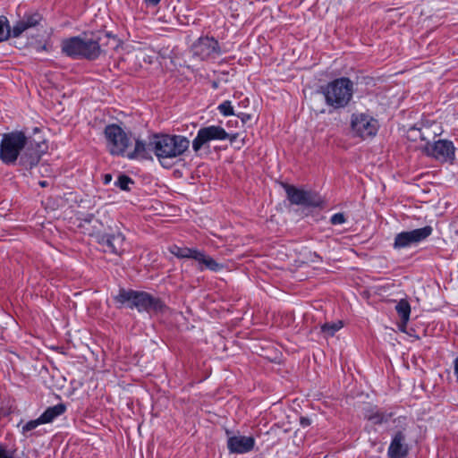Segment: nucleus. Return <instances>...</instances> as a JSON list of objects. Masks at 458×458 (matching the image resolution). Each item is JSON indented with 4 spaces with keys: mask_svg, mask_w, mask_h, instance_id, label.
I'll return each mask as SVG.
<instances>
[{
    "mask_svg": "<svg viewBox=\"0 0 458 458\" xmlns=\"http://www.w3.org/2000/svg\"><path fill=\"white\" fill-rule=\"evenodd\" d=\"M189 147L190 140L182 135L155 134L148 142V149L165 168L172 167L174 160L183 155Z\"/></svg>",
    "mask_w": 458,
    "mask_h": 458,
    "instance_id": "obj_1",
    "label": "nucleus"
},
{
    "mask_svg": "<svg viewBox=\"0 0 458 458\" xmlns=\"http://www.w3.org/2000/svg\"><path fill=\"white\" fill-rule=\"evenodd\" d=\"M114 300L121 307L135 309L140 313L159 314L164 313L167 309L159 297L144 291L120 288L114 296Z\"/></svg>",
    "mask_w": 458,
    "mask_h": 458,
    "instance_id": "obj_2",
    "label": "nucleus"
},
{
    "mask_svg": "<svg viewBox=\"0 0 458 458\" xmlns=\"http://www.w3.org/2000/svg\"><path fill=\"white\" fill-rule=\"evenodd\" d=\"M325 103L333 109L346 107L354 92L353 82L347 77H340L329 81L320 88Z\"/></svg>",
    "mask_w": 458,
    "mask_h": 458,
    "instance_id": "obj_3",
    "label": "nucleus"
},
{
    "mask_svg": "<svg viewBox=\"0 0 458 458\" xmlns=\"http://www.w3.org/2000/svg\"><path fill=\"white\" fill-rule=\"evenodd\" d=\"M28 138L21 131L4 133L0 142V160L3 164L14 165L25 148Z\"/></svg>",
    "mask_w": 458,
    "mask_h": 458,
    "instance_id": "obj_4",
    "label": "nucleus"
},
{
    "mask_svg": "<svg viewBox=\"0 0 458 458\" xmlns=\"http://www.w3.org/2000/svg\"><path fill=\"white\" fill-rule=\"evenodd\" d=\"M394 431L387 448V458H407L410 445L407 441L408 418L398 416L393 420Z\"/></svg>",
    "mask_w": 458,
    "mask_h": 458,
    "instance_id": "obj_5",
    "label": "nucleus"
},
{
    "mask_svg": "<svg viewBox=\"0 0 458 458\" xmlns=\"http://www.w3.org/2000/svg\"><path fill=\"white\" fill-rule=\"evenodd\" d=\"M169 250L178 259H194L198 262L199 271L208 269L218 273L223 271L225 267L224 264L216 262L212 257L207 255L205 251L198 249L173 245L170 247Z\"/></svg>",
    "mask_w": 458,
    "mask_h": 458,
    "instance_id": "obj_6",
    "label": "nucleus"
},
{
    "mask_svg": "<svg viewBox=\"0 0 458 458\" xmlns=\"http://www.w3.org/2000/svg\"><path fill=\"white\" fill-rule=\"evenodd\" d=\"M351 129L354 136L366 140L374 137L379 129L378 121L367 113H353Z\"/></svg>",
    "mask_w": 458,
    "mask_h": 458,
    "instance_id": "obj_7",
    "label": "nucleus"
},
{
    "mask_svg": "<svg viewBox=\"0 0 458 458\" xmlns=\"http://www.w3.org/2000/svg\"><path fill=\"white\" fill-rule=\"evenodd\" d=\"M106 147L113 156H124L130 144L127 133L115 123L108 124L104 131Z\"/></svg>",
    "mask_w": 458,
    "mask_h": 458,
    "instance_id": "obj_8",
    "label": "nucleus"
},
{
    "mask_svg": "<svg viewBox=\"0 0 458 458\" xmlns=\"http://www.w3.org/2000/svg\"><path fill=\"white\" fill-rule=\"evenodd\" d=\"M420 139L422 140H427V143L424 147V151L427 156L441 162L453 163L454 161L455 147L452 140H437L434 142H430L424 136L423 132H420Z\"/></svg>",
    "mask_w": 458,
    "mask_h": 458,
    "instance_id": "obj_9",
    "label": "nucleus"
},
{
    "mask_svg": "<svg viewBox=\"0 0 458 458\" xmlns=\"http://www.w3.org/2000/svg\"><path fill=\"white\" fill-rule=\"evenodd\" d=\"M93 235L104 252L121 256L125 251V236L120 230L96 232Z\"/></svg>",
    "mask_w": 458,
    "mask_h": 458,
    "instance_id": "obj_10",
    "label": "nucleus"
},
{
    "mask_svg": "<svg viewBox=\"0 0 458 458\" xmlns=\"http://www.w3.org/2000/svg\"><path fill=\"white\" fill-rule=\"evenodd\" d=\"M229 137L230 133L220 125L211 124L202 126L198 130L192 140V149L198 152L211 141H224L227 140Z\"/></svg>",
    "mask_w": 458,
    "mask_h": 458,
    "instance_id": "obj_11",
    "label": "nucleus"
},
{
    "mask_svg": "<svg viewBox=\"0 0 458 458\" xmlns=\"http://www.w3.org/2000/svg\"><path fill=\"white\" fill-rule=\"evenodd\" d=\"M432 233L433 228L430 225L411 231H403L394 236L393 248L398 250L409 249L425 241Z\"/></svg>",
    "mask_w": 458,
    "mask_h": 458,
    "instance_id": "obj_12",
    "label": "nucleus"
},
{
    "mask_svg": "<svg viewBox=\"0 0 458 458\" xmlns=\"http://www.w3.org/2000/svg\"><path fill=\"white\" fill-rule=\"evenodd\" d=\"M192 51L194 55L200 60H206L212 55H220L221 48L219 43L213 37H200L193 45Z\"/></svg>",
    "mask_w": 458,
    "mask_h": 458,
    "instance_id": "obj_13",
    "label": "nucleus"
},
{
    "mask_svg": "<svg viewBox=\"0 0 458 458\" xmlns=\"http://www.w3.org/2000/svg\"><path fill=\"white\" fill-rule=\"evenodd\" d=\"M256 440L251 436L235 435L227 439V448L230 454H243L253 450Z\"/></svg>",
    "mask_w": 458,
    "mask_h": 458,
    "instance_id": "obj_14",
    "label": "nucleus"
},
{
    "mask_svg": "<svg viewBox=\"0 0 458 458\" xmlns=\"http://www.w3.org/2000/svg\"><path fill=\"white\" fill-rule=\"evenodd\" d=\"M285 191L292 204L305 207H317L319 204L318 200L310 191L298 189L294 186H288Z\"/></svg>",
    "mask_w": 458,
    "mask_h": 458,
    "instance_id": "obj_15",
    "label": "nucleus"
},
{
    "mask_svg": "<svg viewBox=\"0 0 458 458\" xmlns=\"http://www.w3.org/2000/svg\"><path fill=\"white\" fill-rule=\"evenodd\" d=\"M363 416L373 425H382L387 423L394 416V413L383 411L377 406L369 404L363 409Z\"/></svg>",
    "mask_w": 458,
    "mask_h": 458,
    "instance_id": "obj_16",
    "label": "nucleus"
},
{
    "mask_svg": "<svg viewBox=\"0 0 458 458\" xmlns=\"http://www.w3.org/2000/svg\"><path fill=\"white\" fill-rule=\"evenodd\" d=\"M101 54V47L98 39L81 36V58L87 60H96Z\"/></svg>",
    "mask_w": 458,
    "mask_h": 458,
    "instance_id": "obj_17",
    "label": "nucleus"
},
{
    "mask_svg": "<svg viewBox=\"0 0 458 458\" xmlns=\"http://www.w3.org/2000/svg\"><path fill=\"white\" fill-rule=\"evenodd\" d=\"M62 51L69 57L81 58V36L64 39L62 42Z\"/></svg>",
    "mask_w": 458,
    "mask_h": 458,
    "instance_id": "obj_18",
    "label": "nucleus"
},
{
    "mask_svg": "<svg viewBox=\"0 0 458 458\" xmlns=\"http://www.w3.org/2000/svg\"><path fill=\"white\" fill-rule=\"evenodd\" d=\"M66 411L65 404L60 403L55 405L50 406L39 416L43 424L53 422L56 418L64 414Z\"/></svg>",
    "mask_w": 458,
    "mask_h": 458,
    "instance_id": "obj_19",
    "label": "nucleus"
},
{
    "mask_svg": "<svg viewBox=\"0 0 458 458\" xmlns=\"http://www.w3.org/2000/svg\"><path fill=\"white\" fill-rule=\"evenodd\" d=\"M395 310L401 318L402 326L400 329L403 331V327H406L411 315V305L405 299H401L395 305Z\"/></svg>",
    "mask_w": 458,
    "mask_h": 458,
    "instance_id": "obj_20",
    "label": "nucleus"
},
{
    "mask_svg": "<svg viewBox=\"0 0 458 458\" xmlns=\"http://www.w3.org/2000/svg\"><path fill=\"white\" fill-rule=\"evenodd\" d=\"M147 148H148V144L147 145L144 140H136L134 149L129 152L126 157L131 160L144 158L146 157Z\"/></svg>",
    "mask_w": 458,
    "mask_h": 458,
    "instance_id": "obj_21",
    "label": "nucleus"
},
{
    "mask_svg": "<svg viewBox=\"0 0 458 458\" xmlns=\"http://www.w3.org/2000/svg\"><path fill=\"white\" fill-rule=\"evenodd\" d=\"M344 323L342 320H336L333 322H327L320 327L321 333L326 338L333 337L336 332L342 329Z\"/></svg>",
    "mask_w": 458,
    "mask_h": 458,
    "instance_id": "obj_22",
    "label": "nucleus"
},
{
    "mask_svg": "<svg viewBox=\"0 0 458 458\" xmlns=\"http://www.w3.org/2000/svg\"><path fill=\"white\" fill-rule=\"evenodd\" d=\"M42 20V16L38 13H25L21 19L27 30L37 27Z\"/></svg>",
    "mask_w": 458,
    "mask_h": 458,
    "instance_id": "obj_23",
    "label": "nucleus"
},
{
    "mask_svg": "<svg viewBox=\"0 0 458 458\" xmlns=\"http://www.w3.org/2000/svg\"><path fill=\"white\" fill-rule=\"evenodd\" d=\"M133 184L132 179L126 174H120L114 182V185L122 191H130V185Z\"/></svg>",
    "mask_w": 458,
    "mask_h": 458,
    "instance_id": "obj_24",
    "label": "nucleus"
},
{
    "mask_svg": "<svg viewBox=\"0 0 458 458\" xmlns=\"http://www.w3.org/2000/svg\"><path fill=\"white\" fill-rule=\"evenodd\" d=\"M10 35L9 21L5 16H0V42L6 40Z\"/></svg>",
    "mask_w": 458,
    "mask_h": 458,
    "instance_id": "obj_25",
    "label": "nucleus"
},
{
    "mask_svg": "<svg viewBox=\"0 0 458 458\" xmlns=\"http://www.w3.org/2000/svg\"><path fill=\"white\" fill-rule=\"evenodd\" d=\"M219 114L223 116L234 115V109L230 100H225L217 106Z\"/></svg>",
    "mask_w": 458,
    "mask_h": 458,
    "instance_id": "obj_26",
    "label": "nucleus"
},
{
    "mask_svg": "<svg viewBox=\"0 0 458 458\" xmlns=\"http://www.w3.org/2000/svg\"><path fill=\"white\" fill-rule=\"evenodd\" d=\"M26 30H28L27 27L20 19L13 24L12 28L10 27V35L13 38H19Z\"/></svg>",
    "mask_w": 458,
    "mask_h": 458,
    "instance_id": "obj_27",
    "label": "nucleus"
},
{
    "mask_svg": "<svg viewBox=\"0 0 458 458\" xmlns=\"http://www.w3.org/2000/svg\"><path fill=\"white\" fill-rule=\"evenodd\" d=\"M40 157L38 154H33L21 157V163L26 167L32 168L36 166L39 162Z\"/></svg>",
    "mask_w": 458,
    "mask_h": 458,
    "instance_id": "obj_28",
    "label": "nucleus"
},
{
    "mask_svg": "<svg viewBox=\"0 0 458 458\" xmlns=\"http://www.w3.org/2000/svg\"><path fill=\"white\" fill-rule=\"evenodd\" d=\"M40 425H43V423L41 422L39 417L35 420H29L25 424H23V426L21 428V432H22V434L25 435L28 432H30L33 429L37 428Z\"/></svg>",
    "mask_w": 458,
    "mask_h": 458,
    "instance_id": "obj_29",
    "label": "nucleus"
},
{
    "mask_svg": "<svg viewBox=\"0 0 458 458\" xmlns=\"http://www.w3.org/2000/svg\"><path fill=\"white\" fill-rule=\"evenodd\" d=\"M346 219L343 213H335L330 217V222L334 225H343Z\"/></svg>",
    "mask_w": 458,
    "mask_h": 458,
    "instance_id": "obj_30",
    "label": "nucleus"
},
{
    "mask_svg": "<svg viewBox=\"0 0 458 458\" xmlns=\"http://www.w3.org/2000/svg\"><path fill=\"white\" fill-rule=\"evenodd\" d=\"M81 220L85 224H91L93 222L99 223L98 220L96 219L95 216L90 213L84 214Z\"/></svg>",
    "mask_w": 458,
    "mask_h": 458,
    "instance_id": "obj_31",
    "label": "nucleus"
},
{
    "mask_svg": "<svg viewBox=\"0 0 458 458\" xmlns=\"http://www.w3.org/2000/svg\"><path fill=\"white\" fill-rule=\"evenodd\" d=\"M0 458H15L13 453L0 445Z\"/></svg>",
    "mask_w": 458,
    "mask_h": 458,
    "instance_id": "obj_32",
    "label": "nucleus"
},
{
    "mask_svg": "<svg viewBox=\"0 0 458 458\" xmlns=\"http://www.w3.org/2000/svg\"><path fill=\"white\" fill-rule=\"evenodd\" d=\"M0 458H15L13 453L0 445Z\"/></svg>",
    "mask_w": 458,
    "mask_h": 458,
    "instance_id": "obj_33",
    "label": "nucleus"
},
{
    "mask_svg": "<svg viewBox=\"0 0 458 458\" xmlns=\"http://www.w3.org/2000/svg\"><path fill=\"white\" fill-rule=\"evenodd\" d=\"M300 424L302 428H307L311 424V420L308 417H301Z\"/></svg>",
    "mask_w": 458,
    "mask_h": 458,
    "instance_id": "obj_34",
    "label": "nucleus"
},
{
    "mask_svg": "<svg viewBox=\"0 0 458 458\" xmlns=\"http://www.w3.org/2000/svg\"><path fill=\"white\" fill-rule=\"evenodd\" d=\"M454 373L458 383V356L454 360Z\"/></svg>",
    "mask_w": 458,
    "mask_h": 458,
    "instance_id": "obj_35",
    "label": "nucleus"
},
{
    "mask_svg": "<svg viewBox=\"0 0 458 458\" xmlns=\"http://www.w3.org/2000/svg\"><path fill=\"white\" fill-rule=\"evenodd\" d=\"M237 116L242 120L243 123L250 119V115L245 113H241Z\"/></svg>",
    "mask_w": 458,
    "mask_h": 458,
    "instance_id": "obj_36",
    "label": "nucleus"
},
{
    "mask_svg": "<svg viewBox=\"0 0 458 458\" xmlns=\"http://www.w3.org/2000/svg\"><path fill=\"white\" fill-rule=\"evenodd\" d=\"M147 6L155 7L157 6L161 0H144Z\"/></svg>",
    "mask_w": 458,
    "mask_h": 458,
    "instance_id": "obj_37",
    "label": "nucleus"
},
{
    "mask_svg": "<svg viewBox=\"0 0 458 458\" xmlns=\"http://www.w3.org/2000/svg\"><path fill=\"white\" fill-rule=\"evenodd\" d=\"M112 182V174H106L103 177V182L104 184L107 185Z\"/></svg>",
    "mask_w": 458,
    "mask_h": 458,
    "instance_id": "obj_38",
    "label": "nucleus"
},
{
    "mask_svg": "<svg viewBox=\"0 0 458 458\" xmlns=\"http://www.w3.org/2000/svg\"><path fill=\"white\" fill-rule=\"evenodd\" d=\"M237 135H238L237 133L230 134V137L227 140H229L231 143H233L236 140Z\"/></svg>",
    "mask_w": 458,
    "mask_h": 458,
    "instance_id": "obj_39",
    "label": "nucleus"
},
{
    "mask_svg": "<svg viewBox=\"0 0 458 458\" xmlns=\"http://www.w3.org/2000/svg\"><path fill=\"white\" fill-rule=\"evenodd\" d=\"M39 185L41 187H47V186H48V182H47V181H40Z\"/></svg>",
    "mask_w": 458,
    "mask_h": 458,
    "instance_id": "obj_40",
    "label": "nucleus"
},
{
    "mask_svg": "<svg viewBox=\"0 0 458 458\" xmlns=\"http://www.w3.org/2000/svg\"><path fill=\"white\" fill-rule=\"evenodd\" d=\"M217 87H218V83L217 82H216V81L212 82V88L213 89H217Z\"/></svg>",
    "mask_w": 458,
    "mask_h": 458,
    "instance_id": "obj_41",
    "label": "nucleus"
}]
</instances>
